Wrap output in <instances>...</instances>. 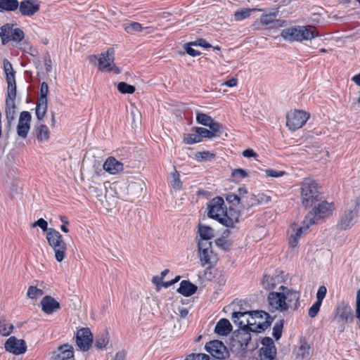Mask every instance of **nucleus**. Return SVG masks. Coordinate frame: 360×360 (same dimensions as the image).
<instances>
[{"mask_svg": "<svg viewBox=\"0 0 360 360\" xmlns=\"http://www.w3.org/2000/svg\"><path fill=\"white\" fill-rule=\"evenodd\" d=\"M281 36L289 41L302 42L318 37L319 32L312 25H295L283 29Z\"/></svg>", "mask_w": 360, "mask_h": 360, "instance_id": "f257e3e1", "label": "nucleus"}, {"mask_svg": "<svg viewBox=\"0 0 360 360\" xmlns=\"http://www.w3.org/2000/svg\"><path fill=\"white\" fill-rule=\"evenodd\" d=\"M360 216V202L357 200L347 203L337 224V229L347 231L352 229Z\"/></svg>", "mask_w": 360, "mask_h": 360, "instance_id": "f03ea898", "label": "nucleus"}, {"mask_svg": "<svg viewBox=\"0 0 360 360\" xmlns=\"http://www.w3.org/2000/svg\"><path fill=\"white\" fill-rule=\"evenodd\" d=\"M301 202L305 207H311L319 200L320 193L317 183L311 179H304L300 187Z\"/></svg>", "mask_w": 360, "mask_h": 360, "instance_id": "7ed1b4c3", "label": "nucleus"}, {"mask_svg": "<svg viewBox=\"0 0 360 360\" xmlns=\"http://www.w3.org/2000/svg\"><path fill=\"white\" fill-rule=\"evenodd\" d=\"M334 205L326 201H322L314 209L309 211L304 219L305 228H309L311 225L318 224L319 221L332 214Z\"/></svg>", "mask_w": 360, "mask_h": 360, "instance_id": "20e7f679", "label": "nucleus"}, {"mask_svg": "<svg viewBox=\"0 0 360 360\" xmlns=\"http://www.w3.org/2000/svg\"><path fill=\"white\" fill-rule=\"evenodd\" d=\"M46 239L54 250L56 259L59 262H62L65 257L67 250V245L62 235L56 229H49L46 232Z\"/></svg>", "mask_w": 360, "mask_h": 360, "instance_id": "39448f33", "label": "nucleus"}, {"mask_svg": "<svg viewBox=\"0 0 360 360\" xmlns=\"http://www.w3.org/2000/svg\"><path fill=\"white\" fill-rule=\"evenodd\" d=\"M252 330L239 329L235 331L230 341L231 349L237 354L244 353L251 340Z\"/></svg>", "mask_w": 360, "mask_h": 360, "instance_id": "423d86ee", "label": "nucleus"}, {"mask_svg": "<svg viewBox=\"0 0 360 360\" xmlns=\"http://www.w3.org/2000/svg\"><path fill=\"white\" fill-rule=\"evenodd\" d=\"M17 89L7 88L6 96L5 101V114L7 121L6 128L9 131L15 120L16 114V98Z\"/></svg>", "mask_w": 360, "mask_h": 360, "instance_id": "0eeeda50", "label": "nucleus"}, {"mask_svg": "<svg viewBox=\"0 0 360 360\" xmlns=\"http://www.w3.org/2000/svg\"><path fill=\"white\" fill-rule=\"evenodd\" d=\"M278 290L284 298L283 300L286 303L289 314L297 310L300 306V292L284 285L280 286Z\"/></svg>", "mask_w": 360, "mask_h": 360, "instance_id": "6e6552de", "label": "nucleus"}, {"mask_svg": "<svg viewBox=\"0 0 360 360\" xmlns=\"http://www.w3.org/2000/svg\"><path fill=\"white\" fill-rule=\"evenodd\" d=\"M309 118V114L302 110H290L286 115V126L290 130L301 128Z\"/></svg>", "mask_w": 360, "mask_h": 360, "instance_id": "1a4fd4ad", "label": "nucleus"}, {"mask_svg": "<svg viewBox=\"0 0 360 360\" xmlns=\"http://www.w3.org/2000/svg\"><path fill=\"white\" fill-rule=\"evenodd\" d=\"M353 312L348 303L342 302L335 307L333 320L340 324V331L345 329V323L353 321Z\"/></svg>", "mask_w": 360, "mask_h": 360, "instance_id": "9d476101", "label": "nucleus"}, {"mask_svg": "<svg viewBox=\"0 0 360 360\" xmlns=\"http://www.w3.org/2000/svg\"><path fill=\"white\" fill-rule=\"evenodd\" d=\"M251 319L254 322L250 323L252 332L259 333L270 326L272 319L271 316L263 311H250Z\"/></svg>", "mask_w": 360, "mask_h": 360, "instance_id": "9b49d317", "label": "nucleus"}, {"mask_svg": "<svg viewBox=\"0 0 360 360\" xmlns=\"http://www.w3.org/2000/svg\"><path fill=\"white\" fill-rule=\"evenodd\" d=\"M114 49H108L106 52L101 53L98 58V68L103 72H112L119 74L120 70L114 63Z\"/></svg>", "mask_w": 360, "mask_h": 360, "instance_id": "f8f14e48", "label": "nucleus"}, {"mask_svg": "<svg viewBox=\"0 0 360 360\" xmlns=\"http://www.w3.org/2000/svg\"><path fill=\"white\" fill-rule=\"evenodd\" d=\"M208 217L218 221L222 224L224 217L226 212V207L222 198H213L207 205Z\"/></svg>", "mask_w": 360, "mask_h": 360, "instance_id": "ddd939ff", "label": "nucleus"}, {"mask_svg": "<svg viewBox=\"0 0 360 360\" xmlns=\"http://www.w3.org/2000/svg\"><path fill=\"white\" fill-rule=\"evenodd\" d=\"M198 256L202 266L211 265L217 260L212 249V243L207 240H199L198 243Z\"/></svg>", "mask_w": 360, "mask_h": 360, "instance_id": "4468645a", "label": "nucleus"}, {"mask_svg": "<svg viewBox=\"0 0 360 360\" xmlns=\"http://www.w3.org/2000/svg\"><path fill=\"white\" fill-rule=\"evenodd\" d=\"M283 297L281 296V291L271 292L267 296V302L269 309L271 311H278L283 314H289L285 307L286 303L283 300Z\"/></svg>", "mask_w": 360, "mask_h": 360, "instance_id": "2eb2a0df", "label": "nucleus"}, {"mask_svg": "<svg viewBox=\"0 0 360 360\" xmlns=\"http://www.w3.org/2000/svg\"><path fill=\"white\" fill-rule=\"evenodd\" d=\"M205 349L213 357L223 360L229 357V354L226 347L219 340H213L205 345Z\"/></svg>", "mask_w": 360, "mask_h": 360, "instance_id": "dca6fc26", "label": "nucleus"}, {"mask_svg": "<svg viewBox=\"0 0 360 360\" xmlns=\"http://www.w3.org/2000/svg\"><path fill=\"white\" fill-rule=\"evenodd\" d=\"M261 343L262 347L259 349V360H276V348L271 338H264Z\"/></svg>", "mask_w": 360, "mask_h": 360, "instance_id": "f3484780", "label": "nucleus"}, {"mask_svg": "<svg viewBox=\"0 0 360 360\" xmlns=\"http://www.w3.org/2000/svg\"><path fill=\"white\" fill-rule=\"evenodd\" d=\"M76 342L80 350L86 352L93 342V335L88 328L79 329L76 335Z\"/></svg>", "mask_w": 360, "mask_h": 360, "instance_id": "a211bd4d", "label": "nucleus"}, {"mask_svg": "<svg viewBox=\"0 0 360 360\" xmlns=\"http://www.w3.org/2000/svg\"><path fill=\"white\" fill-rule=\"evenodd\" d=\"M20 13L22 16L31 17L40 9V1L38 0H22L19 3Z\"/></svg>", "mask_w": 360, "mask_h": 360, "instance_id": "6ab92c4d", "label": "nucleus"}, {"mask_svg": "<svg viewBox=\"0 0 360 360\" xmlns=\"http://www.w3.org/2000/svg\"><path fill=\"white\" fill-rule=\"evenodd\" d=\"M31 119V114L28 111L21 112L17 125V134L20 138H27L30 129Z\"/></svg>", "mask_w": 360, "mask_h": 360, "instance_id": "aec40b11", "label": "nucleus"}, {"mask_svg": "<svg viewBox=\"0 0 360 360\" xmlns=\"http://www.w3.org/2000/svg\"><path fill=\"white\" fill-rule=\"evenodd\" d=\"M5 349L7 352L18 355L24 354L26 352L27 345L23 340L11 337L5 343Z\"/></svg>", "mask_w": 360, "mask_h": 360, "instance_id": "412c9836", "label": "nucleus"}, {"mask_svg": "<svg viewBox=\"0 0 360 360\" xmlns=\"http://www.w3.org/2000/svg\"><path fill=\"white\" fill-rule=\"evenodd\" d=\"M210 129L203 127H194L193 130L200 136V139L207 138L212 139L220 136L222 134V126L221 124H214L212 127H208Z\"/></svg>", "mask_w": 360, "mask_h": 360, "instance_id": "4be33fe9", "label": "nucleus"}, {"mask_svg": "<svg viewBox=\"0 0 360 360\" xmlns=\"http://www.w3.org/2000/svg\"><path fill=\"white\" fill-rule=\"evenodd\" d=\"M247 315H251L250 311H234L232 314V319L234 323L238 324L240 329H247L252 330V323Z\"/></svg>", "mask_w": 360, "mask_h": 360, "instance_id": "5701e85b", "label": "nucleus"}, {"mask_svg": "<svg viewBox=\"0 0 360 360\" xmlns=\"http://www.w3.org/2000/svg\"><path fill=\"white\" fill-rule=\"evenodd\" d=\"M73 358V347L68 344L60 345L52 354L53 360H68Z\"/></svg>", "mask_w": 360, "mask_h": 360, "instance_id": "b1692460", "label": "nucleus"}, {"mask_svg": "<svg viewBox=\"0 0 360 360\" xmlns=\"http://www.w3.org/2000/svg\"><path fill=\"white\" fill-rule=\"evenodd\" d=\"M103 169L111 174H116L123 170L124 166L115 158L110 157L105 161Z\"/></svg>", "mask_w": 360, "mask_h": 360, "instance_id": "393cba45", "label": "nucleus"}, {"mask_svg": "<svg viewBox=\"0 0 360 360\" xmlns=\"http://www.w3.org/2000/svg\"><path fill=\"white\" fill-rule=\"evenodd\" d=\"M4 70L6 74V79L8 84L7 88H16L15 71L13 68L12 64L7 60H3Z\"/></svg>", "mask_w": 360, "mask_h": 360, "instance_id": "a878e982", "label": "nucleus"}, {"mask_svg": "<svg viewBox=\"0 0 360 360\" xmlns=\"http://www.w3.org/2000/svg\"><path fill=\"white\" fill-rule=\"evenodd\" d=\"M41 309L46 314H51L60 309V304L53 297L46 295L41 301Z\"/></svg>", "mask_w": 360, "mask_h": 360, "instance_id": "bb28decb", "label": "nucleus"}, {"mask_svg": "<svg viewBox=\"0 0 360 360\" xmlns=\"http://www.w3.org/2000/svg\"><path fill=\"white\" fill-rule=\"evenodd\" d=\"M240 213L239 210H235L233 207L229 208V212L226 211L222 224L226 227H233L238 221Z\"/></svg>", "mask_w": 360, "mask_h": 360, "instance_id": "cd10ccee", "label": "nucleus"}, {"mask_svg": "<svg viewBox=\"0 0 360 360\" xmlns=\"http://www.w3.org/2000/svg\"><path fill=\"white\" fill-rule=\"evenodd\" d=\"M231 330V324L226 319H220L214 328V332L219 335H227Z\"/></svg>", "mask_w": 360, "mask_h": 360, "instance_id": "c85d7f7f", "label": "nucleus"}, {"mask_svg": "<svg viewBox=\"0 0 360 360\" xmlns=\"http://www.w3.org/2000/svg\"><path fill=\"white\" fill-rule=\"evenodd\" d=\"M197 290V286L191 283L189 281H182L180 286L177 290L180 294L188 297L193 295Z\"/></svg>", "mask_w": 360, "mask_h": 360, "instance_id": "c756f323", "label": "nucleus"}, {"mask_svg": "<svg viewBox=\"0 0 360 360\" xmlns=\"http://www.w3.org/2000/svg\"><path fill=\"white\" fill-rule=\"evenodd\" d=\"M144 187L142 181L131 182L127 186V194L133 199L141 195Z\"/></svg>", "mask_w": 360, "mask_h": 360, "instance_id": "7c9ffc66", "label": "nucleus"}, {"mask_svg": "<svg viewBox=\"0 0 360 360\" xmlns=\"http://www.w3.org/2000/svg\"><path fill=\"white\" fill-rule=\"evenodd\" d=\"M13 25L6 24L0 29V37L3 44H6L11 41Z\"/></svg>", "mask_w": 360, "mask_h": 360, "instance_id": "2f4dec72", "label": "nucleus"}, {"mask_svg": "<svg viewBox=\"0 0 360 360\" xmlns=\"http://www.w3.org/2000/svg\"><path fill=\"white\" fill-rule=\"evenodd\" d=\"M307 224L302 221V226L295 230V233L292 234L289 238V245L291 248H295L297 245L298 240L300 238L303 231H307L309 228H305Z\"/></svg>", "mask_w": 360, "mask_h": 360, "instance_id": "473e14b6", "label": "nucleus"}, {"mask_svg": "<svg viewBox=\"0 0 360 360\" xmlns=\"http://www.w3.org/2000/svg\"><path fill=\"white\" fill-rule=\"evenodd\" d=\"M35 131L38 141L44 142L49 139L50 131L46 125L41 124L36 127Z\"/></svg>", "mask_w": 360, "mask_h": 360, "instance_id": "72a5a7b5", "label": "nucleus"}, {"mask_svg": "<svg viewBox=\"0 0 360 360\" xmlns=\"http://www.w3.org/2000/svg\"><path fill=\"white\" fill-rule=\"evenodd\" d=\"M48 108V100H38L36 105L35 113L37 118L41 121L44 118Z\"/></svg>", "mask_w": 360, "mask_h": 360, "instance_id": "f704fd0d", "label": "nucleus"}, {"mask_svg": "<svg viewBox=\"0 0 360 360\" xmlns=\"http://www.w3.org/2000/svg\"><path fill=\"white\" fill-rule=\"evenodd\" d=\"M198 232L201 238L200 240L209 241L210 239L214 237V231L213 229L209 226L199 224Z\"/></svg>", "mask_w": 360, "mask_h": 360, "instance_id": "c9c22d12", "label": "nucleus"}, {"mask_svg": "<svg viewBox=\"0 0 360 360\" xmlns=\"http://www.w3.org/2000/svg\"><path fill=\"white\" fill-rule=\"evenodd\" d=\"M196 120L198 123L206 127H212L214 124H220L208 115L202 112L197 114Z\"/></svg>", "mask_w": 360, "mask_h": 360, "instance_id": "e433bc0d", "label": "nucleus"}, {"mask_svg": "<svg viewBox=\"0 0 360 360\" xmlns=\"http://www.w3.org/2000/svg\"><path fill=\"white\" fill-rule=\"evenodd\" d=\"M18 0H0V11H14L18 9Z\"/></svg>", "mask_w": 360, "mask_h": 360, "instance_id": "4c0bfd02", "label": "nucleus"}, {"mask_svg": "<svg viewBox=\"0 0 360 360\" xmlns=\"http://www.w3.org/2000/svg\"><path fill=\"white\" fill-rule=\"evenodd\" d=\"M13 329L12 323H8L5 319H0V333L4 336L9 335Z\"/></svg>", "mask_w": 360, "mask_h": 360, "instance_id": "58836bf2", "label": "nucleus"}, {"mask_svg": "<svg viewBox=\"0 0 360 360\" xmlns=\"http://www.w3.org/2000/svg\"><path fill=\"white\" fill-rule=\"evenodd\" d=\"M130 115L132 120V126L137 127L141 124V120L140 111L135 106H132L130 108Z\"/></svg>", "mask_w": 360, "mask_h": 360, "instance_id": "ea45409f", "label": "nucleus"}, {"mask_svg": "<svg viewBox=\"0 0 360 360\" xmlns=\"http://www.w3.org/2000/svg\"><path fill=\"white\" fill-rule=\"evenodd\" d=\"M124 30L129 34L141 32L143 29L141 25L136 22H128L123 25Z\"/></svg>", "mask_w": 360, "mask_h": 360, "instance_id": "a19ab883", "label": "nucleus"}, {"mask_svg": "<svg viewBox=\"0 0 360 360\" xmlns=\"http://www.w3.org/2000/svg\"><path fill=\"white\" fill-rule=\"evenodd\" d=\"M256 11L255 8H243L237 11L234 13V18L236 21H240L248 18L252 11Z\"/></svg>", "mask_w": 360, "mask_h": 360, "instance_id": "79ce46f5", "label": "nucleus"}, {"mask_svg": "<svg viewBox=\"0 0 360 360\" xmlns=\"http://www.w3.org/2000/svg\"><path fill=\"white\" fill-rule=\"evenodd\" d=\"M109 338L107 333H103L96 337L95 341V347L98 349H103L108 344Z\"/></svg>", "mask_w": 360, "mask_h": 360, "instance_id": "37998d69", "label": "nucleus"}, {"mask_svg": "<svg viewBox=\"0 0 360 360\" xmlns=\"http://www.w3.org/2000/svg\"><path fill=\"white\" fill-rule=\"evenodd\" d=\"M248 176V172L243 169H234L231 172V177L236 182H240Z\"/></svg>", "mask_w": 360, "mask_h": 360, "instance_id": "c03bdc74", "label": "nucleus"}, {"mask_svg": "<svg viewBox=\"0 0 360 360\" xmlns=\"http://www.w3.org/2000/svg\"><path fill=\"white\" fill-rule=\"evenodd\" d=\"M117 89L122 94H131L135 91V87L134 86L124 82L118 83Z\"/></svg>", "mask_w": 360, "mask_h": 360, "instance_id": "a18cd8bd", "label": "nucleus"}, {"mask_svg": "<svg viewBox=\"0 0 360 360\" xmlns=\"http://www.w3.org/2000/svg\"><path fill=\"white\" fill-rule=\"evenodd\" d=\"M172 180L171 181L172 187L175 190H180L182 188V183L179 178L178 172L175 169L171 173Z\"/></svg>", "mask_w": 360, "mask_h": 360, "instance_id": "49530a36", "label": "nucleus"}, {"mask_svg": "<svg viewBox=\"0 0 360 360\" xmlns=\"http://www.w3.org/2000/svg\"><path fill=\"white\" fill-rule=\"evenodd\" d=\"M311 354V350L309 345L307 342L302 343L299 348L298 355L302 358H307L310 356Z\"/></svg>", "mask_w": 360, "mask_h": 360, "instance_id": "de8ad7c7", "label": "nucleus"}, {"mask_svg": "<svg viewBox=\"0 0 360 360\" xmlns=\"http://www.w3.org/2000/svg\"><path fill=\"white\" fill-rule=\"evenodd\" d=\"M226 201L230 204V207H237L240 204V197L235 193H229L226 196Z\"/></svg>", "mask_w": 360, "mask_h": 360, "instance_id": "09e8293b", "label": "nucleus"}, {"mask_svg": "<svg viewBox=\"0 0 360 360\" xmlns=\"http://www.w3.org/2000/svg\"><path fill=\"white\" fill-rule=\"evenodd\" d=\"M195 156L198 161H207L213 159L215 155L209 151H202L196 153Z\"/></svg>", "mask_w": 360, "mask_h": 360, "instance_id": "8fccbe9b", "label": "nucleus"}, {"mask_svg": "<svg viewBox=\"0 0 360 360\" xmlns=\"http://www.w3.org/2000/svg\"><path fill=\"white\" fill-rule=\"evenodd\" d=\"M44 295V291L34 286H30L27 290V296L30 299H36Z\"/></svg>", "mask_w": 360, "mask_h": 360, "instance_id": "3c124183", "label": "nucleus"}, {"mask_svg": "<svg viewBox=\"0 0 360 360\" xmlns=\"http://www.w3.org/2000/svg\"><path fill=\"white\" fill-rule=\"evenodd\" d=\"M276 13H271L269 14L262 15L260 17V23L263 25H270L276 18Z\"/></svg>", "mask_w": 360, "mask_h": 360, "instance_id": "603ef678", "label": "nucleus"}, {"mask_svg": "<svg viewBox=\"0 0 360 360\" xmlns=\"http://www.w3.org/2000/svg\"><path fill=\"white\" fill-rule=\"evenodd\" d=\"M283 327V321L280 320L276 322L273 327V336L276 340H278L282 335V329Z\"/></svg>", "mask_w": 360, "mask_h": 360, "instance_id": "864d4df0", "label": "nucleus"}, {"mask_svg": "<svg viewBox=\"0 0 360 360\" xmlns=\"http://www.w3.org/2000/svg\"><path fill=\"white\" fill-rule=\"evenodd\" d=\"M215 243L218 247L221 248L224 250H229L231 246V243L224 238H219L215 240Z\"/></svg>", "mask_w": 360, "mask_h": 360, "instance_id": "5fc2aeb1", "label": "nucleus"}, {"mask_svg": "<svg viewBox=\"0 0 360 360\" xmlns=\"http://www.w3.org/2000/svg\"><path fill=\"white\" fill-rule=\"evenodd\" d=\"M201 141L200 136L195 132V134H187L184 138V142L187 144H193Z\"/></svg>", "mask_w": 360, "mask_h": 360, "instance_id": "6e6d98bb", "label": "nucleus"}, {"mask_svg": "<svg viewBox=\"0 0 360 360\" xmlns=\"http://www.w3.org/2000/svg\"><path fill=\"white\" fill-rule=\"evenodd\" d=\"M24 32L20 28H15L12 32L11 41H20L24 38Z\"/></svg>", "mask_w": 360, "mask_h": 360, "instance_id": "4d7b16f0", "label": "nucleus"}, {"mask_svg": "<svg viewBox=\"0 0 360 360\" xmlns=\"http://www.w3.org/2000/svg\"><path fill=\"white\" fill-rule=\"evenodd\" d=\"M49 94V85L46 82H44L41 84L40 88V97L38 100H48L47 96Z\"/></svg>", "mask_w": 360, "mask_h": 360, "instance_id": "13d9d810", "label": "nucleus"}, {"mask_svg": "<svg viewBox=\"0 0 360 360\" xmlns=\"http://www.w3.org/2000/svg\"><path fill=\"white\" fill-rule=\"evenodd\" d=\"M321 303L316 301V302L309 308L308 315L311 318L315 317L320 310Z\"/></svg>", "mask_w": 360, "mask_h": 360, "instance_id": "bf43d9fd", "label": "nucleus"}, {"mask_svg": "<svg viewBox=\"0 0 360 360\" xmlns=\"http://www.w3.org/2000/svg\"><path fill=\"white\" fill-rule=\"evenodd\" d=\"M245 205H243V207H250L257 204L256 195H250L246 197V200L243 201Z\"/></svg>", "mask_w": 360, "mask_h": 360, "instance_id": "052dcab7", "label": "nucleus"}, {"mask_svg": "<svg viewBox=\"0 0 360 360\" xmlns=\"http://www.w3.org/2000/svg\"><path fill=\"white\" fill-rule=\"evenodd\" d=\"M262 283L265 289H271L275 287L274 283L272 282V278L269 276H264Z\"/></svg>", "mask_w": 360, "mask_h": 360, "instance_id": "680f3d73", "label": "nucleus"}, {"mask_svg": "<svg viewBox=\"0 0 360 360\" xmlns=\"http://www.w3.org/2000/svg\"><path fill=\"white\" fill-rule=\"evenodd\" d=\"M326 288L323 285L320 286L316 292V301L322 303L323 300L326 297Z\"/></svg>", "mask_w": 360, "mask_h": 360, "instance_id": "e2e57ef3", "label": "nucleus"}, {"mask_svg": "<svg viewBox=\"0 0 360 360\" xmlns=\"http://www.w3.org/2000/svg\"><path fill=\"white\" fill-rule=\"evenodd\" d=\"M32 227H36V226H39L43 231H48V230L49 229H48V223L46 221H45L44 219L41 218L39 219H38L37 221H34V223L32 224Z\"/></svg>", "mask_w": 360, "mask_h": 360, "instance_id": "0e129e2a", "label": "nucleus"}, {"mask_svg": "<svg viewBox=\"0 0 360 360\" xmlns=\"http://www.w3.org/2000/svg\"><path fill=\"white\" fill-rule=\"evenodd\" d=\"M189 45H193L195 46H200L204 48H210L212 46L207 43L205 39H198L195 40V41H192L189 43Z\"/></svg>", "mask_w": 360, "mask_h": 360, "instance_id": "69168bd1", "label": "nucleus"}, {"mask_svg": "<svg viewBox=\"0 0 360 360\" xmlns=\"http://www.w3.org/2000/svg\"><path fill=\"white\" fill-rule=\"evenodd\" d=\"M265 173L266 176L271 177H281L284 174V172L276 171L274 169H266Z\"/></svg>", "mask_w": 360, "mask_h": 360, "instance_id": "338daca9", "label": "nucleus"}, {"mask_svg": "<svg viewBox=\"0 0 360 360\" xmlns=\"http://www.w3.org/2000/svg\"><path fill=\"white\" fill-rule=\"evenodd\" d=\"M192 45H189V43L186 45L185 49L188 54L191 56H198L201 54L199 51H197L191 47Z\"/></svg>", "mask_w": 360, "mask_h": 360, "instance_id": "774afa93", "label": "nucleus"}]
</instances>
